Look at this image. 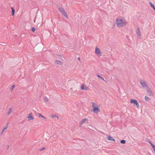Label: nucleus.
Masks as SVG:
<instances>
[{
    "mask_svg": "<svg viewBox=\"0 0 155 155\" xmlns=\"http://www.w3.org/2000/svg\"><path fill=\"white\" fill-rule=\"evenodd\" d=\"M95 52L97 56H102V52L101 50L97 47L95 48Z\"/></svg>",
    "mask_w": 155,
    "mask_h": 155,
    "instance_id": "obj_4",
    "label": "nucleus"
},
{
    "mask_svg": "<svg viewBox=\"0 0 155 155\" xmlns=\"http://www.w3.org/2000/svg\"><path fill=\"white\" fill-rule=\"evenodd\" d=\"M39 117H42L45 119V118L43 116H42L41 114H39Z\"/></svg>",
    "mask_w": 155,
    "mask_h": 155,
    "instance_id": "obj_23",
    "label": "nucleus"
},
{
    "mask_svg": "<svg viewBox=\"0 0 155 155\" xmlns=\"http://www.w3.org/2000/svg\"><path fill=\"white\" fill-rule=\"evenodd\" d=\"M51 117L52 118H54V117H57L58 118V117L54 114H52Z\"/></svg>",
    "mask_w": 155,
    "mask_h": 155,
    "instance_id": "obj_19",
    "label": "nucleus"
},
{
    "mask_svg": "<svg viewBox=\"0 0 155 155\" xmlns=\"http://www.w3.org/2000/svg\"><path fill=\"white\" fill-rule=\"evenodd\" d=\"M58 57H59V58H60V59H61V55H58Z\"/></svg>",
    "mask_w": 155,
    "mask_h": 155,
    "instance_id": "obj_25",
    "label": "nucleus"
},
{
    "mask_svg": "<svg viewBox=\"0 0 155 155\" xmlns=\"http://www.w3.org/2000/svg\"><path fill=\"white\" fill-rule=\"evenodd\" d=\"M97 76L100 79H102V80H103V81H104V79L101 76H100L99 75H97Z\"/></svg>",
    "mask_w": 155,
    "mask_h": 155,
    "instance_id": "obj_20",
    "label": "nucleus"
},
{
    "mask_svg": "<svg viewBox=\"0 0 155 155\" xmlns=\"http://www.w3.org/2000/svg\"><path fill=\"white\" fill-rule=\"evenodd\" d=\"M31 30L32 31L34 32L35 30V28H32L31 29Z\"/></svg>",
    "mask_w": 155,
    "mask_h": 155,
    "instance_id": "obj_24",
    "label": "nucleus"
},
{
    "mask_svg": "<svg viewBox=\"0 0 155 155\" xmlns=\"http://www.w3.org/2000/svg\"><path fill=\"white\" fill-rule=\"evenodd\" d=\"M92 107L93 112L95 114H98L100 112V107L97 105L94 102H91V103Z\"/></svg>",
    "mask_w": 155,
    "mask_h": 155,
    "instance_id": "obj_2",
    "label": "nucleus"
},
{
    "mask_svg": "<svg viewBox=\"0 0 155 155\" xmlns=\"http://www.w3.org/2000/svg\"><path fill=\"white\" fill-rule=\"evenodd\" d=\"M147 92V93L150 96H153V94L152 92L150 90L149 87H147L146 88Z\"/></svg>",
    "mask_w": 155,
    "mask_h": 155,
    "instance_id": "obj_9",
    "label": "nucleus"
},
{
    "mask_svg": "<svg viewBox=\"0 0 155 155\" xmlns=\"http://www.w3.org/2000/svg\"><path fill=\"white\" fill-rule=\"evenodd\" d=\"M150 6L152 8H153V9L154 11H155V7L154 6V5L153 3H152V2H150Z\"/></svg>",
    "mask_w": 155,
    "mask_h": 155,
    "instance_id": "obj_15",
    "label": "nucleus"
},
{
    "mask_svg": "<svg viewBox=\"0 0 155 155\" xmlns=\"http://www.w3.org/2000/svg\"><path fill=\"white\" fill-rule=\"evenodd\" d=\"M84 123L88 124V120L86 118H83L80 122V124L81 125H82Z\"/></svg>",
    "mask_w": 155,
    "mask_h": 155,
    "instance_id": "obj_7",
    "label": "nucleus"
},
{
    "mask_svg": "<svg viewBox=\"0 0 155 155\" xmlns=\"http://www.w3.org/2000/svg\"><path fill=\"white\" fill-rule=\"evenodd\" d=\"M7 128V127H4V129L2 130L1 133H2L4 131V130H6Z\"/></svg>",
    "mask_w": 155,
    "mask_h": 155,
    "instance_id": "obj_21",
    "label": "nucleus"
},
{
    "mask_svg": "<svg viewBox=\"0 0 155 155\" xmlns=\"http://www.w3.org/2000/svg\"><path fill=\"white\" fill-rule=\"evenodd\" d=\"M55 63L57 64L62 65V62L60 61L56 60Z\"/></svg>",
    "mask_w": 155,
    "mask_h": 155,
    "instance_id": "obj_13",
    "label": "nucleus"
},
{
    "mask_svg": "<svg viewBox=\"0 0 155 155\" xmlns=\"http://www.w3.org/2000/svg\"><path fill=\"white\" fill-rule=\"evenodd\" d=\"M45 149V148H42V149Z\"/></svg>",
    "mask_w": 155,
    "mask_h": 155,
    "instance_id": "obj_28",
    "label": "nucleus"
},
{
    "mask_svg": "<svg viewBox=\"0 0 155 155\" xmlns=\"http://www.w3.org/2000/svg\"><path fill=\"white\" fill-rule=\"evenodd\" d=\"M125 141L124 140H122L120 141V143L123 144H125Z\"/></svg>",
    "mask_w": 155,
    "mask_h": 155,
    "instance_id": "obj_22",
    "label": "nucleus"
},
{
    "mask_svg": "<svg viewBox=\"0 0 155 155\" xmlns=\"http://www.w3.org/2000/svg\"><path fill=\"white\" fill-rule=\"evenodd\" d=\"M140 82L141 86L143 87H148L145 81L142 82L141 81H140Z\"/></svg>",
    "mask_w": 155,
    "mask_h": 155,
    "instance_id": "obj_11",
    "label": "nucleus"
},
{
    "mask_svg": "<svg viewBox=\"0 0 155 155\" xmlns=\"http://www.w3.org/2000/svg\"><path fill=\"white\" fill-rule=\"evenodd\" d=\"M59 11L66 18H68V16L64 9L62 7H59L58 8Z\"/></svg>",
    "mask_w": 155,
    "mask_h": 155,
    "instance_id": "obj_3",
    "label": "nucleus"
},
{
    "mask_svg": "<svg viewBox=\"0 0 155 155\" xmlns=\"http://www.w3.org/2000/svg\"><path fill=\"white\" fill-rule=\"evenodd\" d=\"M149 143L151 145V146L152 145V144H153L152 142L151 141H149Z\"/></svg>",
    "mask_w": 155,
    "mask_h": 155,
    "instance_id": "obj_27",
    "label": "nucleus"
},
{
    "mask_svg": "<svg viewBox=\"0 0 155 155\" xmlns=\"http://www.w3.org/2000/svg\"><path fill=\"white\" fill-rule=\"evenodd\" d=\"M15 86V85H13L11 86L10 87V88H9L10 91H11V92L12 91H13V90Z\"/></svg>",
    "mask_w": 155,
    "mask_h": 155,
    "instance_id": "obj_14",
    "label": "nucleus"
},
{
    "mask_svg": "<svg viewBox=\"0 0 155 155\" xmlns=\"http://www.w3.org/2000/svg\"><path fill=\"white\" fill-rule=\"evenodd\" d=\"M136 33L137 35V38H140L141 36L139 28H138L136 30Z\"/></svg>",
    "mask_w": 155,
    "mask_h": 155,
    "instance_id": "obj_10",
    "label": "nucleus"
},
{
    "mask_svg": "<svg viewBox=\"0 0 155 155\" xmlns=\"http://www.w3.org/2000/svg\"><path fill=\"white\" fill-rule=\"evenodd\" d=\"M27 118L28 119V121L33 120L34 119V117L33 114L31 113L28 114L27 115Z\"/></svg>",
    "mask_w": 155,
    "mask_h": 155,
    "instance_id": "obj_6",
    "label": "nucleus"
},
{
    "mask_svg": "<svg viewBox=\"0 0 155 155\" xmlns=\"http://www.w3.org/2000/svg\"><path fill=\"white\" fill-rule=\"evenodd\" d=\"M152 147L153 148H154L155 147V146L153 144H152Z\"/></svg>",
    "mask_w": 155,
    "mask_h": 155,
    "instance_id": "obj_26",
    "label": "nucleus"
},
{
    "mask_svg": "<svg viewBox=\"0 0 155 155\" xmlns=\"http://www.w3.org/2000/svg\"><path fill=\"white\" fill-rule=\"evenodd\" d=\"M11 9L12 10V15H15V11L13 7L11 8Z\"/></svg>",
    "mask_w": 155,
    "mask_h": 155,
    "instance_id": "obj_17",
    "label": "nucleus"
},
{
    "mask_svg": "<svg viewBox=\"0 0 155 155\" xmlns=\"http://www.w3.org/2000/svg\"><path fill=\"white\" fill-rule=\"evenodd\" d=\"M130 102L131 103H133L134 104L136 105L137 107H139V105L137 100L134 99H132L130 100Z\"/></svg>",
    "mask_w": 155,
    "mask_h": 155,
    "instance_id": "obj_8",
    "label": "nucleus"
},
{
    "mask_svg": "<svg viewBox=\"0 0 155 155\" xmlns=\"http://www.w3.org/2000/svg\"><path fill=\"white\" fill-rule=\"evenodd\" d=\"M80 88L82 90L87 91L89 90V88L84 84H82L81 85Z\"/></svg>",
    "mask_w": 155,
    "mask_h": 155,
    "instance_id": "obj_5",
    "label": "nucleus"
},
{
    "mask_svg": "<svg viewBox=\"0 0 155 155\" xmlns=\"http://www.w3.org/2000/svg\"><path fill=\"white\" fill-rule=\"evenodd\" d=\"M115 24L119 27H123L125 26L126 20L125 18L119 17L117 18L115 20Z\"/></svg>",
    "mask_w": 155,
    "mask_h": 155,
    "instance_id": "obj_1",
    "label": "nucleus"
},
{
    "mask_svg": "<svg viewBox=\"0 0 155 155\" xmlns=\"http://www.w3.org/2000/svg\"><path fill=\"white\" fill-rule=\"evenodd\" d=\"M12 109L11 108H10L9 109L7 113V114L8 115H9L10 113L12 112Z\"/></svg>",
    "mask_w": 155,
    "mask_h": 155,
    "instance_id": "obj_16",
    "label": "nucleus"
},
{
    "mask_svg": "<svg viewBox=\"0 0 155 155\" xmlns=\"http://www.w3.org/2000/svg\"><path fill=\"white\" fill-rule=\"evenodd\" d=\"M145 99L147 101H148L150 100V99L147 96H145L144 97Z\"/></svg>",
    "mask_w": 155,
    "mask_h": 155,
    "instance_id": "obj_18",
    "label": "nucleus"
},
{
    "mask_svg": "<svg viewBox=\"0 0 155 155\" xmlns=\"http://www.w3.org/2000/svg\"><path fill=\"white\" fill-rule=\"evenodd\" d=\"M107 139L109 140L112 141H115V140L110 136H108Z\"/></svg>",
    "mask_w": 155,
    "mask_h": 155,
    "instance_id": "obj_12",
    "label": "nucleus"
}]
</instances>
